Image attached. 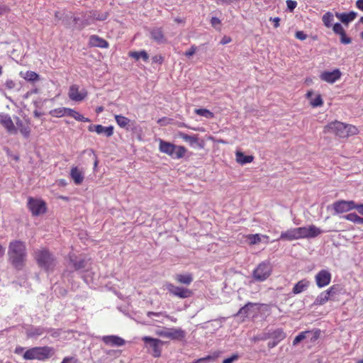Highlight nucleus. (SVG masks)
<instances>
[{"label": "nucleus", "mask_w": 363, "mask_h": 363, "mask_svg": "<svg viewBox=\"0 0 363 363\" xmlns=\"http://www.w3.org/2000/svg\"><path fill=\"white\" fill-rule=\"evenodd\" d=\"M128 56L131 58H133L136 60H138L140 58L143 60V61L147 62L149 60V55L146 52L145 50H143L141 51H134L128 52Z\"/></svg>", "instance_id": "473e14b6"}, {"label": "nucleus", "mask_w": 363, "mask_h": 363, "mask_svg": "<svg viewBox=\"0 0 363 363\" xmlns=\"http://www.w3.org/2000/svg\"><path fill=\"white\" fill-rule=\"evenodd\" d=\"M279 342H277L276 340H272V341H269V342H268V347H269V348H274V347H275L278 345V343H279Z\"/></svg>", "instance_id": "338daca9"}, {"label": "nucleus", "mask_w": 363, "mask_h": 363, "mask_svg": "<svg viewBox=\"0 0 363 363\" xmlns=\"http://www.w3.org/2000/svg\"><path fill=\"white\" fill-rule=\"evenodd\" d=\"M86 90L84 89H79V86L77 84H72L69 87L68 97L72 101H83L86 98Z\"/></svg>", "instance_id": "9d476101"}, {"label": "nucleus", "mask_w": 363, "mask_h": 363, "mask_svg": "<svg viewBox=\"0 0 363 363\" xmlns=\"http://www.w3.org/2000/svg\"><path fill=\"white\" fill-rule=\"evenodd\" d=\"M297 230L301 239L313 238L324 233L322 229L314 225H310L307 227H298Z\"/></svg>", "instance_id": "6e6552de"}, {"label": "nucleus", "mask_w": 363, "mask_h": 363, "mask_svg": "<svg viewBox=\"0 0 363 363\" xmlns=\"http://www.w3.org/2000/svg\"><path fill=\"white\" fill-rule=\"evenodd\" d=\"M89 45L93 48H107L108 43L97 35H92L89 38Z\"/></svg>", "instance_id": "b1692460"}, {"label": "nucleus", "mask_w": 363, "mask_h": 363, "mask_svg": "<svg viewBox=\"0 0 363 363\" xmlns=\"http://www.w3.org/2000/svg\"><path fill=\"white\" fill-rule=\"evenodd\" d=\"M271 337L272 336L270 335V330H269V331L264 332L262 335H260L259 338H258V340H266L270 339Z\"/></svg>", "instance_id": "13d9d810"}, {"label": "nucleus", "mask_w": 363, "mask_h": 363, "mask_svg": "<svg viewBox=\"0 0 363 363\" xmlns=\"http://www.w3.org/2000/svg\"><path fill=\"white\" fill-rule=\"evenodd\" d=\"M178 135L180 138L189 143L191 145H194L198 143V137L196 135H189L188 134L184 133L183 132H179Z\"/></svg>", "instance_id": "c9c22d12"}, {"label": "nucleus", "mask_w": 363, "mask_h": 363, "mask_svg": "<svg viewBox=\"0 0 363 363\" xmlns=\"http://www.w3.org/2000/svg\"><path fill=\"white\" fill-rule=\"evenodd\" d=\"M67 116L72 117L79 122H83V123L90 122L89 118L84 117L79 112H77L74 110H72V108H70V110L67 111Z\"/></svg>", "instance_id": "f704fd0d"}, {"label": "nucleus", "mask_w": 363, "mask_h": 363, "mask_svg": "<svg viewBox=\"0 0 363 363\" xmlns=\"http://www.w3.org/2000/svg\"><path fill=\"white\" fill-rule=\"evenodd\" d=\"M333 30L337 35L345 33L346 32L344 30V28L340 23H336L333 26Z\"/></svg>", "instance_id": "a18cd8bd"}, {"label": "nucleus", "mask_w": 363, "mask_h": 363, "mask_svg": "<svg viewBox=\"0 0 363 363\" xmlns=\"http://www.w3.org/2000/svg\"><path fill=\"white\" fill-rule=\"evenodd\" d=\"M309 286V281L303 279L299 281H298L297 284H296L292 288V294H299L303 293L304 291H306Z\"/></svg>", "instance_id": "bb28decb"}, {"label": "nucleus", "mask_w": 363, "mask_h": 363, "mask_svg": "<svg viewBox=\"0 0 363 363\" xmlns=\"http://www.w3.org/2000/svg\"><path fill=\"white\" fill-rule=\"evenodd\" d=\"M220 20L217 17H212L211 18V24L213 26H216L218 25H220Z\"/></svg>", "instance_id": "e2e57ef3"}, {"label": "nucleus", "mask_w": 363, "mask_h": 363, "mask_svg": "<svg viewBox=\"0 0 363 363\" xmlns=\"http://www.w3.org/2000/svg\"><path fill=\"white\" fill-rule=\"evenodd\" d=\"M296 38L301 40H305L306 38V34H305L302 31H297L295 33Z\"/></svg>", "instance_id": "4d7b16f0"}, {"label": "nucleus", "mask_w": 363, "mask_h": 363, "mask_svg": "<svg viewBox=\"0 0 363 363\" xmlns=\"http://www.w3.org/2000/svg\"><path fill=\"white\" fill-rule=\"evenodd\" d=\"M46 328L43 326H31L26 330V335L30 338H36L46 333Z\"/></svg>", "instance_id": "393cba45"}, {"label": "nucleus", "mask_w": 363, "mask_h": 363, "mask_svg": "<svg viewBox=\"0 0 363 363\" xmlns=\"http://www.w3.org/2000/svg\"><path fill=\"white\" fill-rule=\"evenodd\" d=\"M271 339L277 342H281L286 337V334L284 332L283 329L277 328L271 330Z\"/></svg>", "instance_id": "2f4dec72"}, {"label": "nucleus", "mask_w": 363, "mask_h": 363, "mask_svg": "<svg viewBox=\"0 0 363 363\" xmlns=\"http://www.w3.org/2000/svg\"><path fill=\"white\" fill-rule=\"evenodd\" d=\"M60 363H77V359L74 357H65Z\"/></svg>", "instance_id": "864d4df0"}, {"label": "nucleus", "mask_w": 363, "mask_h": 363, "mask_svg": "<svg viewBox=\"0 0 363 363\" xmlns=\"http://www.w3.org/2000/svg\"><path fill=\"white\" fill-rule=\"evenodd\" d=\"M255 304L251 302H247L246 305L240 308L238 315L247 316L250 308L253 307Z\"/></svg>", "instance_id": "a19ab883"}, {"label": "nucleus", "mask_w": 363, "mask_h": 363, "mask_svg": "<svg viewBox=\"0 0 363 363\" xmlns=\"http://www.w3.org/2000/svg\"><path fill=\"white\" fill-rule=\"evenodd\" d=\"M332 274L328 269H322L315 275V282L318 288H323L329 285Z\"/></svg>", "instance_id": "4468645a"}, {"label": "nucleus", "mask_w": 363, "mask_h": 363, "mask_svg": "<svg viewBox=\"0 0 363 363\" xmlns=\"http://www.w3.org/2000/svg\"><path fill=\"white\" fill-rule=\"evenodd\" d=\"M195 51H196V47L195 46H191L190 50H186V52H184V55H186L188 57H191L192 55H194Z\"/></svg>", "instance_id": "bf43d9fd"}, {"label": "nucleus", "mask_w": 363, "mask_h": 363, "mask_svg": "<svg viewBox=\"0 0 363 363\" xmlns=\"http://www.w3.org/2000/svg\"><path fill=\"white\" fill-rule=\"evenodd\" d=\"M336 17L344 23H350L356 18V13L350 11L349 13H336Z\"/></svg>", "instance_id": "7c9ffc66"}, {"label": "nucleus", "mask_w": 363, "mask_h": 363, "mask_svg": "<svg viewBox=\"0 0 363 363\" xmlns=\"http://www.w3.org/2000/svg\"><path fill=\"white\" fill-rule=\"evenodd\" d=\"M152 62L161 65L164 62V57L160 55H155L152 57Z\"/></svg>", "instance_id": "3c124183"}, {"label": "nucleus", "mask_w": 363, "mask_h": 363, "mask_svg": "<svg viewBox=\"0 0 363 363\" xmlns=\"http://www.w3.org/2000/svg\"><path fill=\"white\" fill-rule=\"evenodd\" d=\"M9 260L16 269L23 267L26 259V246L20 240H14L9 242L8 249Z\"/></svg>", "instance_id": "f257e3e1"}, {"label": "nucleus", "mask_w": 363, "mask_h": 363, "mask_svg": "<svg viewBox=\"0 0 363 363\" xmlns=\"http://www.w3.org/2000/svg\"><path fill=\"white\" fill-rule=\"evenodd\" d=\"M108 17V13L107 12L104 13H97L94 12L93 14V18L96 21H106Z\"/></svg>", "instance_id": "c03bdc74"}, {"label": "nucleus", "mask_w": 363, "mask_h": 363, "mask_svg": "<svg viewBox=\"0 0 363 363\" xmlns=\"http://www.w3.org/2000/svg\"><path fill=\"white\" fill-rule=\"evenodd\" d=\"M143 341L148 345L152 350V355L155 357H159L161 355V345L162 342L157 338H152L149 336H145L142 338Z\"/></svg>", "instance_id": "ddd939ff"}, {"label": "nucleus", "mask_w": 363, "mask_h": 363, "mask_svg": "<svg viewBox=\"0 0 363 363\" xmlns=\"http://www.w3.org/2000/svg\"><path fill=\"white\" fill-rule=\"evenodd\" d=\"M235 160L241 164H246L252 162L254 157L252 155H246L242 152L238 151L235 152Z\"/></svg>", "instance_id": "cd10ccee"}, {"label": "nucleus", "mask_w": 363, "mask_h": 363, "mask_svg": "<svg viewBox=\"0 0 363 363\" xmlns=\"http://www.w3.org/2000/svg\"><path fill=\"white\" fill-rule=\"evenodd\" d=\"M262 239H266V243H268L269 236L261 234H250L247 236V240H249L250 245H255L262 242Z\"/></svg>", "instance_id": "c85d7f7f"}, {"label": "nucleus", "mask_w": 363, "mask_h": 363, "mask_svg": "<svg viewBox=\"0 0 363 363\" xmlns=\"http://www.w3.org/2000/svg\"><path fill=\"white\" fill-rule=\"evenodd\" d=\"M340 36V43L343 45H349L351 43V38L347 36L346 33L343 34H339Z\"/></svg>", "instance_id": "de8ad7c7"}, {"label": "nucleus", "mask_w": 363, "mask_h": 363, "mask_svg": "<svg viewBox=\"0 0 363 363\" xmlns=\"http://www.w3.org/2000/svg\"><path fill=\"white\" fill-rule=\"evenodd\" d=\"M301 239L298 230L296 228H294L281 233L279 240L291 241Z\"/></svg>", "instance_id": "5701e85b"}, {"label": "nucleus", "mask_w": 363, "mask_h": 363, "mask_svg": "<svg viewBox=\"0 0 363 363\" xmlns=\"http://www.w3.org/2000/svg\"><path fill=\"white\" fill-rule=\"evenodd\" d=\"M88 130L96 132L98 134H104L106 138H109L113 134V128L112 125L104 127L101 125H90Z\"/></svg>", "instance_id": "412c9836"}, {"label": "nucleus", "mask_w": 363, "mask_h": 363, "mask_svg": "<svg viewBox=\"0 0 363 363\" xmlns=\"http://www.w3.org/2000/svg\"><path fill=\"white\" fill-rule=\"evenodd\" d=\"M341 72L339 69H335L332 71H324L320 75V80L327 83L333 84L340 79Z\"/></svg>", "instance_id": "f3484780"}, {"label": "nucleus", "mask_w": 363, "mask_h": 363, "mask_svg": "<svg viewBox=\"0 0 363 363\" xmlns=\"http://www.w3.org/2000/svg\"><path fill=\"white\" fill-rule=\"evenodd\" d=\"M70 262L75 270H80L86 267V261L84 259H78L74 256H70Z\"/></svg>", "instance_id": "72a5a7b5"}, {"label": "nucleus", "mask_w": 363, "mask_h": 363, "mask_svg": "<svg viewBox=\"0 0 363 363\" xmlns=\"http://www.w3.org/2000/svg\"><path fill=\"white\" fill-rule=\"evenodd\" d=\"M164 288L169 294L179 298H186L191 296V291L184 287L176 286L171 283L164 284Z\"/></svg>", "instance_id": "0eeeda50"}, {"label": "nucleus", "mask_w": 363, "mask_h": 363, "mask_svg": "<svg viewBox=\"0 0 363 363\" xmlns=\"http://www.w3.org/2000/svg\"><path fill=\"white\" fill-rule=\"evenodd\" d=\"M55 353L53 347L48 346L31 347L24 352V360H47Z\"/></svg>", "instance_id": "7ed1b4c3"}, {"label": "nucleus", "mask_w": 363, "mask_h": 363, "mask_svg": "<svg viewBox=\"0 0 363 363\" xmlns=\"http://www.w3.org/2000/svg\"><path fill=\"white\" fill-rule=\"evenodd\" d=\"M238 359V354H233L232 357H230L227 359H225L223 362V363H233Z\"/></svg>", "instance_id": "6e6d98bb"}, {"label": "nucleus", "mask_w": 363, "mask_h": 363, "mask_svg": "<svg viewBox=\"0 0 363 363\" xmlns=\"http://www.w3.org/2000/svg\"><path fill=\"white\" fill-rule=\"evenodd\" d=\"M286 6L289 11H293L294 9L296 7V1L292 0H287Z\"/></svg>", "instance_id": "8fccbe9b"}, {"label": "nucleus", "mask_w": 363, "mask_h": 363, "mask_svg": "<svg viewBox=\"0 0 363 363\" xmlns=\"http://www.w3.org/2000/svg\"><path fill=\"white\" fill-rule=\"evenodd\" d=\"M115 119L117 125L120 126L121 128H127L128 123L130 122V120L127 117L116 115Z\"/></svg>", "instance_id": "e433bc0d"}, {"label": "nucleus", "mask_w": 363, "mask_h": 363, "mask_svg": "<svg viewBox=\"0 0 363 363\" xmlns=\"http://www.w3.org/2000/svg\"><path fill=\"white\" fill-rule=\"evenodd\" d=\"M158 149H160V152H163L175 160L183 158L187 152L186 147L177 146L172 143L166 142L163 140H160V147Z\"/></svg>", "instance_id": "39448f33"}, {"label": "nucleus", "mask_w": 363, "mask_h": 363, "mask_svg": "<svg viewBox=\"0 0 363 363\" xmlns=\"http://www.w3.org/2000/svg\"><path fill=\"white\" fill-rule=\"evenodd\" d=\"M45 333H50V336L57 337L60 335V332L57 329L46 328Z\"/></svg>", "instance_id": "09e8293b"}, {"label": "nucleus", "mask_w": 363, "mask_h": 363, "mask_svg": "<svg viewBox=\"0 0 363 363\" xmlns=\"http://www.w3.org/2000/svg\"><path fill=\"white\" fill-rule=\"evenodd\" d=\"M35 259L38 267L47 272H52L56 267V259L53 255L45 248L35 251Z\"/></svg>", "instance_id": "20e7f679"}, {"label": "nucleus", "mask_w": 363, "mask_h": 363, "mask_svg": "<svg viewBox=\"0 0 363 363\" xmlns=\"http://www.w3.org/2000/svg\"><path fill=\"white\" fill-rule=\"evenodd\" d=\"M0 123L4 127L8 133L11 135L17 134V128L9 114L0 113Z\"/></svg>", "instance_id": "dca6fc26"}, {"label": "nucleus", "mask_w": 363, "mask_h": 363, "mask_svg": "<svg viewBox=\"0 0 363 363\" xmlns=\"http://www.w3.org/2000/svg\"><path fill=\"white\" fill-rule=\"evenodd\" d=\"M150 38L158 45L164 44L167 39L161 28H154L150 31Z\"/></svg>", "instance_id": "4be33fe9"}, {"label": "nucleus", "mask_w": 363, "mask_h": 363, "mask_svg": "<svg viewBox=\"0 0 363 363\" xmlns=\"http://www.w3.org/2000/svg\"><path fill=\"white\" fill-rule=\"evenodd\" d=\"M70 177L76 185H80L84 180V172L79 168L74 167L71 168Z\"/></svg>", "instance_id": "a878e982"}, {"label": "nucleus", "mask_w": 363, "mask_h": 363, "mask_svg": "<svg viewBox=\"0 0 363 363\" xmlns=\"http://www.w3.org/2000/svg\"><path fill=\"white\" fill-rule=\"evenodd\" d=\"M24 79L27 81L35 82L39 79V75L33 71H27L26 75H24Z\"/></svg>", "instance_id": "79ce46f5"}, {"label": "nucleus", "mask_w": 363, "mask_h": 363, "mask_svg": "<svg viewBox=\"0 0 363 363\" xmlns=\"http://www.w3.org/2000/svg\"><path fill=\"white\" fill-rule=\"evenodd\" d=\"M343 218L347 220L351 221L354 223H356L359 222L362 218L357 216V214L355 213H350L346 216H343Z\"/></svg>", "instance_id": "37998d69"}, {"label": "nucleus", "mask_w": 363, "mask_h": 363, "mask_svg": "<svg viewBox=\"0 0 363 363\" xmlns=\"http://www.w3.org/2000/svg\"><path fill=\"white\" fill-rule=\"evenodd\" d=\"M355 206L354 201L340 200L333 203V208L336 214H339L354 210Z\"/></svg>", "instance_id": "9b49d317"}, {"label": "nucleus", "mask_w": 363, "mask_h": 363, "mask_svg": "<svg viewBox=\"0 0 363 363\" xmlns=\"http://www.w3.org/2000/svg\"><path fill=\"white\" fill-rule=\"evenodd\" d=\"M102 342L111 347H122L125 345V340L118 335H104L101 337Z\"/></svg>", "instance_id": "a211bd4d"}, {"label": "nucleus", "mask_w": 363, "mask_h": 363, "mask_svg": "<svg viewBox=\"0 0 363 363\" xmlns=\"http://www.w3.org/2000/svg\"><path fill=\"white\" fill-rule=\"evenodd\" d=\"M333 21V15L331 12H327L322 16V22H323L325 27L330 28L332 26Z\"/></svg>", "instance_id": "4c0bfd02"}, {"label": "nucleus", "mask_w": 363, "mask_h": 363, "mask_svg": "<svg viewBox=\"0 0 363 363\" xmlns=\"http://www.w3.org/2000/svg\"><path fill=\"white\" fill-rule=\"evenodd\" d=\"M157 335L172 340H180L184 338L185 332L180 328H168L157 332Z\"/></svg>", "instance_id": "1a4fd4ad"}, {"label": "nucleus", "mask_w": 363, "mask_h": 363, "mask_svg": "<svg viewBox=\"0 0 363 363\" xmlns=\"http://www.w3.org/2000/svg\"><path fill=\"white\" fill-rule=\"evenodd\" d=\"M216 358V356L208 355V356L201 358V359H202L203 363H206L208 360H214Z\"/></svg>", "instance_id": "69168bd1"}, {"label": "nucleus", "mask_w": 363, "mask_h": 363, "mask_svg": "<svg viewBox=\"0 0 363 363\" xmlns=\"http://www.w3.org/2000/svg\"><path fill=\"white\" fill-rule=\"evenodd\" d=\"M152 315L156 316V317H160L161 315H164V313L163 312H153V311H148V313H147V317L150 318Z\"/></svg>", "instance_id": "052dcab7"}, {"label": "nucleus", "mask_w": 363, "mask_h": 363, "mask_svg": "<svg viewBox=\"0 0 363 363\" xmlns=\"http://www.w3.org/2000/svg\"><path fill=\"white\" fill-rule=\"evenodd\" d=\"M239 1L240 0H216V3H217V4H219V5H223V4L230 5L231 4H234Z\"/></svg>", "instance_id": "603ef678"}, {"label": "nucleus", "mask_w": 363, "mask_h": 363, "mask_svg": "<svg viewBox=\"0 0 363 363\" xmlns=\"http://www.w3.org/2000/svg\"><path fill=\"white\" fill-rule=\"evenodd\" d=\"M175 280L184 285H189L194 281V277L190 273L179 274L175 275Z\"/></svg>", "instance_id": "c756f323"}, {"label": "nucleus", "mask_w": 363, "mask_h": 363, "mask_svg": "<svg viewBox=\"0 0 363 363\" xmlns=\"http://www.w3.org/2000/svg\"><path fill=\"white\" fill-rule=\"evenodd\" d=\"M194 112L196 114L206 118H212L213 117V113L206 108H198Z\"/></svg>", "instance_id": "ea45409f"}, {"label": "nucleus", "mask_w": 363, "mask_h": 363, "mask_svg": "<svg viewBox=\"0 0 363 363\" xmlns=\"http://www.w3.org/2000/svg\"><path fill=\"white\" fill-rule=\"evenodd\" d=\"M69 110V108H58L51 111L50 113H52L54 117H64L67 115V111Z\"/></svg>", "instance_id": "58836bf2"}, {"label": "nucleus", "mask_w": 363, "mask_h": 363, "mask_svg": "<svg viewBox=\"0 0 363 363\" xmlns=\"http://www.w3.org/2000/svg\"><path fill=\"white\" fill-rule=\"evenodd\" d=\"M269 21L273 22L274 28H277L279 26V21H280L279 17L271 18V19H269Z\"/></svg>", "instance_id": "680f3d73"}, {"label": "nucleus", "mask_w": 363, "mask_h": 363, "mask_svg": "<svg viewBox=\"0 0 363 363\" xmlns=\"http://www.w3.org/2000/svg\"><path fill=\"white\" fill-rule=\"evenodd\" d=\"M5 86L9 89H13L16 86V83L12 79H7L5 82Z\"/></svg>", "instance_id": "5fc2aeb1"}, {"label": "nucleus", "mask_w": 363, "mask_h": 363, "mask_svg": "<svg viewBox=\"0 0 363 363\" xmlns=\"http://www.w3.org/2000/svg\"><path fill=\"white\" fill-rule=\"evenodd\" d=\"M336 287L335 285L331 286L328 290L323 291L318 295L315 300L313 301V306H323L328 301L330 298L335 294Z\"/></svg>", "instance_id": "2eb2a0df"}, {"label": "nucleus", "mask_w": 363, "mask_h": 363, "mask_svg": "<svg viewBox=\"0 0 363 363\" xmlns=\"http://www.w3.org/2000/svg\"><path fill=\"white\" fill-rule=\"evenodd\" d=\"M323 104V101L320 95L316 96L315 99L311 101V105L313 107H319Z\"/></svg>", "instance_id": "49530a36"}, {"label": "nucleus", "mask_w": 363, "mask_h": 363, "mask_svg": "<svg viewBox=\"0 0 363 363\" xmlns=\"http://www.w3.org/2000/svg\"><path fill=\"white\" fill-rule=\"evenodd\" d=\"M325 133H333L339 138H347L357 134V128L352 125H347L342 122L335 121L328 124L324 128Z\"/></svg>", "instance_id": "f03ea898"}, {"label": "nucleus", "mask_w": 363, "mask_h": 363, "mask_svg": "<svg viewBox=\"0 0 363 363\" xmlns=\"http://www.w3.org/2000/svg\"><path fill=\"white\" fill-rule=\"evenodd\" d=\"M357 7L363 11V0H357V3H355Z\"/></svg>", "instance_id": "774afa93"}, {"label": "nucleus", "mask_w": 363, "mask_h": 363, "mask_svg": "<svg viewBox=\"0 0 363 363\" xmlns=\"http://www.w3.org/2000/svg\"><path fill=\"white\" fill-rule=\"evenodd\" d=\"M272 273V264L265 260L258 264L256 269L253 270L252 278L255 281H263L269 278Z\"/></svg>", "instance_id": "423d86ee"}, {"label": "nucleus", "mask_w": 363, "mask_h": 363, "mask_svg": "<svg viewBox=\"0 0 363 363\" xmlns=\"http://www.w3.org/2000/svg\"><path fill=\"white\" fill-rule=\"evenodd\" d=\"M354 210H357L359 214L363 216V203L357 204V206H355Z\"/></svg>", "instance_id": "0e129e2a"}, {"label": "nucleus", "mask_w": 363, "mask_h": 363, "mask_svg": "<svg viewBox=\"0 0 363 363\" xmlns=\"http://www.w3.org/2000/svg\"><path fill=\"white\" fill-rule=\"evenodd\" d=\"M320 330H316L313 332H311L310 330H306L303 332L299 333L298 336L295 337L294 342H292V345L295 346L298 345V343L301 342L305 338L307 337V335L312 334V337H311V342H315L320 337Z\"/></svg>", "instance_id": "6ab92c4d"}, {"label": "nucleus", "mask_w": 363, "mask_h": 363, "mask_svg": "<svg viewBox=\"0 0 363 363\" xmlns=\"http://www.w3.org/2000/svg\"><path fill=\"white\" fill-rule=\"evenodd\" d=\"M16 128H17V132H20L22 134L23 137L26 138H28L30 135L31 128L29 125L28 121H22L20 120L19 117H16Z\"/></svg>", "instance_id": "aec40b11"}, {"label": "nucleus", "mask_w": 363, "mask_h": 363, "mask_svg": "<svg viewBox=\"0 0 363 363\" xmlns=\"http://www.w3.org/2000/svg\"><path fill=\"white\" fill-rule=\"evenodd\" d=\"M28 207L30 210L32 215L35 216L44 213L46 211L45 202L32 198L28 199Z\"/></svg>", "instance_id": "f8f14e48"}]
</instances>
